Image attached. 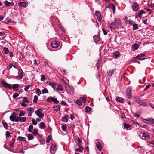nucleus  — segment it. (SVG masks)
Listing matches in <instances>:
<instances>
[{
  "label": "nucleus",
  "mask_w": 154,
  "mask_h": 154,
  "mask_svg": "<svg viewBox=\"0 0 154 154\" xmlns=\"http://www.w3.org/2000/svg\"><path fill=\"white\" fill-rule=\"evenodd\" d=\"M138 45L137 44H134L133 45V48L134 50H137L138 48Z\"/></svg>",
  "instance_id": "obj_43"
},
{
  "label": "nucleus",
  "mask_w": 154,
  "mask_h": 154,
  "mask_svg": "<svg viewBox=\"0 0 154 154\" xmlns=\"http://www.w3.org/2000/svg\"><path fill=\"white\" fill-rule=\"evenodd\" d=\"M18 118L17 117V115L14 112L10 116V119L12 122H17V120H18Z\"/></svg>",
  "instance_id": "obj_4"
},
{
  "label": "nucleus",
  "mask_w": 154,
  "mask_h": 154,
  "mask_svg": "<svg viewBox=\"0 0 154 154\" xmlns=\"http://www.w3.org/2000/svg\"><path fill=\"white\" fill-rule=\"evenodd\" d=\"M85 111H86L87 112H90L91 110V108L89 106H86V108L85 109Z\"/></svg>",
  "instance_id": "obj_39"
},
{
  "label": "nucleus",
  "mask_w": 154,
  "mask_h": 154,
  "mask_svg": "<svg viewBox=\"0 0 154 154\" xmlns=\"http://www.w3.org/2000/svg\"><path fill=\"white\" fill-rule=\"evenodd\" d=\"M129 23L130 25H132V26L135 24L134 22V21H132L131 20H130Z\"/></svg>",
  "instance_id": "obj_63"
},
{
  "label": "nucleus",
  "mask_w": 154,
  "mask_h": 154,
  "mask_svg": "<svg viewBox=\"0 0 154 154\" xmlns=\"http://www.w3.org/2000/svg\"><path fill=\"white\" fill-rule=\"evenodd\" d=\"M45 125L44 122H42L40 123V125H39V128L40 129H45Z\"/></svg>",
  "instance_id": "obj_25"
},
{
  "label": "nucleus",
  "mask_w": 154,
  "mask_h": 154,
  "mask_svg": "<svg viewBox=\"0 0 154 154\" xmlns=\"http://www.w3.org/2000/svg\"><path fill=\"white\" fill-rule=\"evenodd\" d=\"M10 136V132L8 131H7L6 133V137H8Z\"/></svg>",
  "instance_id": "obj_60"
},
{
  "label": "nucleus",
  "mask_w": 154,
  "mask_h": 154,
  "mask_svg": "<svg viewBox=\"0 0 154 154\" xmlns=\"http://www.w3.org/2000/svg\"><path fill=\"white\" fill-rule=\"evenodd\" d=\"M60 43L57 41H54L51 44V46L52 47L54 48H57L58 47Z\"/></svg>",
  "instance_id": "obj_6"
},
{
  "label": "nucleus",
  "mask_w": 154,
  "mask_h": 154,
  "mask_svg": "<svg viewBox=\"0 0 154 154\" xmlns=\"http://www.w3.org/2000/svg\"><path fill=\"white\" fill-rule=\"evenodd\" d=\"M144 13V11L142 10H140L137 15V16L140 18H141L142 17V15Z\"/></svg>",
  "instance_id": "obj_22"
},
{
  "label": "nucleus",
  "mask_w": 154,
  "mask_h": 154,
  "mask_svg": "<svg viewBox=\"0 0 154 154\" xmlns=\"http://www.w3.org/2000/svg\"><path fill=\"white\" fill-rule=\"evenodd\" d=\"M47 84L51 86L54 90L56 89V86L57 85L56 84H54L53 82H50L49 81H48L47 82Z\"/></svg>",
  "instance_id": "obj_10"
},
{
  "label": "nucleus",
  "mask_w": 154,
  "mask_h": 154,
  "mask_svg": "<svg viewBox=\"0 0 154 154\" xmlns=\"http://www.w3.org/2000/svg\"><path fill=\"white\" fill-rule=\"evenodd\" d=\"M42 93L44 94L45 93H48V91L47 88H45L42 90Z\"/></svg>",
  "instance_id": "obj_45"
},
{
  "label": "nucleus",
  "mask_w": 154,
  "mask_h": 154,
  "mask_svg": "<svg viewBox=\"0 0 154 154\" xmlns=\"http://www.w3.org/2000/svg\"><path fill=\"white\" fill-rule=\"evenodd\" d=\"M41 144H43L45 142V140L44 139L40 140H39Z\"/></svg>",
  "instance_id": "obj_62"
},
{
  "label": "nucleus",
  "mask_w": 154,
  "mask_h": 154,
  "mask_svg": "<svg viewBox=\"0 0 154 154\" xmlns=\"http://www.w3.org/2000/svg\"><path fill=\"white\" fill-rule=\"evenodd\" d=\"M3 50L5 51L6 54H8L9 53V51L8 48L5 47L3 48Z\"/></svg>",
  "instance_id": "obj_38"
},
{
  "label": "nucleus",
  "mask_w": 154,
  "mask_h": 154,
  "mask_svg": "<svg viewBox=\"0 0 154 154\" xmlns=\"http://www.w3.org/2000/svg\"><path fill=\"white\" fill-rule=\"evenodd\" d=\"M130 20V19H128L127 17H126L124 19L125 22L126 23H129Z\"/></svg>",
  "instance_id": "obj_56"
},
{
  "label": "nucleus",
  "mask_w": 154,
  "mask_h": 154,
  "mask_svg": "<svg viewBox=\"0 0 154 154\" xmlns=\"http://www.w3.org/2000/svg\"><path fill=\"white\" fill-rule=\"evenodd\" d=\"M102 31L104 33V35H106L107 34V32L106 30L104 29L103 28Z\"/></svg>",
  "instance_id": "obj_61"
},
{
  "label": "nucleus",
  "mask_w": 154,
  "mask_h": 154,
  "mask_svg": "<svg viewBox=\"0 0 154 154\" xmlns=\"http://www.w3.org/2000/svg\"><path fill=\"white\" fill-rule=\"evenodd\" d=\"M93 38L94 42L96 43L99 42L100 40V37L97 36H94Z\"/></svg>",
  "instance_id": "obj_24"
},
{
  "label": "nucleus",
  "mask_w": 154,
  "mask_h": 154,
  "mask_svg": "<svg viewBox=\"0 0 154 154\" xmlns=\"http://www.w3.org/2000/svg\"><path fill=\"white\" fill-rule=\"evenodd\" d=\"M19 95V94L18 93H15L13 94V97L14 98H15L17 97Z\"/></svg>",
  "instance_id": "obj_55"
},
{
  "label": "nucleus",
  "mask_w": 154,
  "mask_h": 154,
  "mask_svg": "<svg viewBox=\"0 0 154 154\" xmlns=\"http://www.w3.org/2000/svg\"><path fill=\"white\" fill-rule=\"evenodd\" d=\"M60 104L61 105H63L64 106H66L67 105V104L64 101H61L60 102Z\"/></svg>",
  "instance_id": "obj_64"
},
{
  "label": "nucleus",
  "mask_w": 154,
  "mask_h": 154,
  "mask_svg": "<svg viewBox=\"0 0 154 154\" xmlns=\"http://www.w3.org/2000/svg\"><path fill=\"white\" fill-rule=\"evenodd\" d=\"M4 3L6 6L8 7L10 5H11L12 6H13L14 5L13 4L12 5L11 3L9 2L7 0L5 1L4 2Z\"/></svg>",
  "instance_id": "obj_29"
},
{
  "label": "nucleus",
  "mask_w": 154,
  "mask_h": 154,
  "mask_svg": "<svg viewBox=\"0 0 154 154\" xmlns=\"http://www.w3.org/2000/svg\"><path fill=\"white\" fill-rule=\"evenodd\" d=\"M17 139L19 141H25L26 138L23 137H18Z\"/></svg>",
  "instance_id": "obj_36"
},
{
  "label": "nucleus",
  "mask_w": 154,
  "mask_h": 154,
  "mask_svg": "<svg viewBox=\"0 0 154 154\" xmlns=\"http://www.w3.org/2000/svg\"><path fill=\"white\" fill-rule=\"evenodd\" d=\"M25 103H28L29 100L26 97H24L23 100V102Z\"/></svg>",
  "instance_id": "obj_34"
},
{
  "label": "nucleus",
  "mask_w": 154,
  "mask_h": 154,
  "mask_svg": "<svg viewBox=\"0 0 154 154\" xmlns=\"http://www.w3.org/2000/svg\"><path fill=\"white\" fill-rule=\"evenodd\" d=\"M45 75H41V80L42 81H44L45 79Z\"/></svg>",
  "instance_id": "obj_53"
},
{
  "label": "nucleus",
  "mask_w": 154,
  "mask_h": 154,
  "mask_svg": "<svg viewBox=\"0 0 154 154\" xmlns=\"http://www.w3.org/2000/svg\"><path fill=\"white\" fill-rule=\"evenodd\" d=\"M66 91L69 94H72L74 92L73 87H71L69 85H67L65 87Z\"/></svg>",
  "instance_id": "obj_3"
},
{
  "label": "nucleus",
  "mask_w": 154,
  "mask_h": 154,
  "mask_svg": "<svg viewBox=\"0 0 154 154\" xmlns=\"http://www.w3.org/2000/svg\"><path fill=\"white\" fill-rule=\"evenodd\" d=\"M139 104L140 105L144 107H147L148 106L147 104L145 102H143V100H141L140 101Z\"/></svg>",
  "instance_id": "obj_20"
},
{
  "label": "nucleus",
  "mask_w": 154,
  "mask_h": 154,
  "mask_svg": "<svg viewBox=\"0 0 154 154\" xmlns=\"http://www.w3.org/2000/svg\"><path fill=\"white\" fill-rule=\"evenodd\" d=\"M77 141L78 142V145H79V146L80 147L81 145L82 141L79 137H78Z\"/></svg>",
  "instance_id": "obj_54"
},
{
  "label": "nucleus",
  "mask_w": 154,
  "mask_h": 154,
  "mask_svg": "<svg viewBox=\"0 0 154 154\" xmlns=\"http://www.w3.org/2000/svg\"><path fill=\"white\" fill-rule=\"evenodd\" d=\"M149 122H150L152 125L154 126V119L150 118L149 119Z\"/></svg>",
  "instance_id": "obj_47"
},
{
  "label": "nucleus",
  "mask_w": 154,
  "mask_h": 154,
  "mask_svg": "<svg viewBox=\"0 0 154 154\" xmlns=\"http://www.w3.org/2000/svg\"><path fill=\"white\" fill-rule=\"evenodd\" d=\"M24 115V113L23 112V110H21L20 111L19 114V117H21L22 116H23Z\"/></svg>",
  "instance_id": "obj_51"
},
{
  "label": "nucleus",
  "mask_w": 154,
  "mask_h": 154,
  "mask_svg": "<svg viewBox=\"0 0 154 154\" xmlns=\"http://www.w3.org/2000/svg\"><path fill=\"white\" fill-rule=\"evenodd\" d=\"M2 123L3 125L5 128L6 129H7L8 128L7 123L4 120H3L2 121Z\"/></svg>",
  "instance_id": "obj_30"
},
{
  "label": "nucleus",
  "mask_w": 154,
  "mask_h": 154,
  "mask_svg": "<svg viewBox=\"0 0 154 154\" xmlns=\"http://www.w3.org/2000/svg\"><path fill=\"white\" fill-rule=\"evenodd\" d=\"M13 89L15 91H17L18 90V88L20 86L19 84H14L13 85Z\"/></svg>",
  "instance_id": "obj_15"
},
{
  "label": "nucleus",
  "mask_w": 154,
  "mask_h": 154,
  "mask_svg": "<svg viewBox=\"0 0 154 154\" xmlns=\"http://www.w3.org/2000/svg\"><path fill=\"white\" fill-rule=\"evenodd\" d=\"M42 109H38V110H35V114L39 117L42 118L44 116V114L42 113L41 112Z\"/></svg>",
  "instance_id": "obj_5"
},
{
  "label": "nucleus",
  "mask_w": 154,
  "mask_h": 154,
  "mask_svg": "<svg viewBox=\"0 0 154 154\" xmlns=\"http://www.w3.org/2000/svg\"><path fill=\"white\" fill-rule=\"evenodd\" d=\"M132 88L129 87L127 89L126 91V93L127 96L128 98H131V91Z\"/></svg>",
  "instance_id": "obj_7"
},
{
  "label": "nucleus",
  "mask_w": 154,
  "mask_h": 154,
  "mask_svg": "<svg viewBox=\"0 0 154 154\" xmlns=\"http://www.w3.org/2000/svg\"><path fill=\"white\" fill-rule=\"evenodd\" d=\"M57 149V146L55 143H53L50 148V152L51 154H54Z\"/></svg>",
  "instance_id": "obj_2"
},
{
  "label": "nucleus",
  "mask_w": 154,
  "mask_h": 154,
  "mask_svg": "<svg viewBox=\"0 0 154 154\" xmlns=\"http://www.w3.org/2000/svg\"><path fill=\"white\" fill-rule=\"evenodd\" d=\"M96 146L99 150H101L102 149V146L100 142H98L97 143Z\"/></svg>",
  "instance_id": "obj_21"
},
{
  "label": "nucleus",
  "mask_w": 154,
  "mask_h": 154,
  "mask_svg": "<svg viewBox=\"0 0 154 154\" xmlns=\"http://www.w3.org/2000/svg\"><path fill=\"white\" fill-rule=\"evenodd\" d=\"M18 4L20 6H23V7H25L26 6V2H20L18 3Z\"/></svg>",
  "instance_id": "obj_28"
},
{
  "label": "nucleus",
  "mask_w": 154,
  "mask_h": 154,
  "mask_svg": "<svg viewBox=\"0 0 154 154\" xmlns=\"http://www.w3.org/2000/svg\"><path fill=\"white\" fill-rule=\"evenodd\" d=\"M95 15L97 17L99 21H100L101 19V13L100 12L96 11L95 12Z\"/></svg>",
  "instance_id": "obj_13"
},
{
  "label": "nucleus",
  "mask_w": 154,
  "mask_h": 154,
  "mask_svg": "<svg viewBox=\"0 0 154 154\" xmlns=\"http://www.w3.org/2000/svg\"><path fill=\"white\" fill-rule=\"evenodd\" d=\"M76 103L79 106H81L82 105V103L81 101L79 99H78L76 101Z\"/></svg>",
  "instance_id": "obj_49"
},
{
  "label": "nucleus",
  "mask_w": 154,
  "mask_h": 154,
  "mask_svg": "<svg viewBox=\"0 0 154 154\" xmlns=\"http://www.w3.org/2000/svg\"><path fill=\"white\" fill-rule=\"evenodd\" d=\"M141 100L139 98H135V101L136 102V103L139 104Z\"/></svg>",
  "instance_id": "obj_50"
},
{
  "label": "nucleus",
  "mask_w": 154,
  "mask_h": 154,
  "mask_svg": "<svg viewBox=\"0 0 154 154\" xmlns=\"http://www.w3.org/2000/svg\"><path fill=\"white\" fill-rule=\"evenodd\" d=\"M27 111L28 112V116H31L33 113L34 110L33 108L29 107L27 108Z\"/></svg>",
  "instance_id": "obj_11"
},
{
  "label": "nucleus",
  "mask_w": 154,
  "mask_h": 154,
  "mask_svg": "<svg viewBox=\"0 0 154 154\" xmlns=\"http://www.w3.org/2000/svg\"><path fill=\"white\" fill-rule=\"evenodd\" d=\"M144 56H145L144 54H140L138 55H137V56H136L134 58H135V59L139 58H140L141 57H142Z\"/></svg>",
  "instance_id": "obj_44"
},
{
  "label": "nucleus",
  "mask_w": 154,
  "mask_h": 154,
  "mask_svg": "<svg viewBox=\"0 0 154 154\" xmlns=\"http://www.w3.org/2000/svg\"><path fill=\"white\" fill-rule=\"evenodd\" d=\"M19 75V76L16 77V79L19 80L21 79L22 78L23 76L22 75Z\"/></svg>",
  "instance_id": "obj_58"
},
{
  "label": "nucleus",
  "mask_w": 154,
  "mask_h": 154,
  "mask_svg": "<svg viewBox=\"0 0 154 154\" xmlns=\"http://www.w3.org/2000/svg\"><path fill=\"white\" fill-rule=\"evenodd\" d=\"M2 84L3 87L5 88H8L10 89H11V85L6 83L4 81L2 82Z\"/></svg>",
  "instance_id": "obj_9"
},
{
  "label": "nucleus",
  "mask_w": 154,
  "mask_h": 154,
  "mask_svg": "<svg viewBox=\"0 0 154 154\" xmlns=\"http://www.w3.org/2000/svg\"><path fill=\"white\" fill-rule=\"evenodd\" d=\"M116 100L117 102H120L121 103H123L124 100L123 98L119 97H116Z\"/></svg>",
  "instance_id": "obj_14"
},
{
  "label": "nucleus",
  "mask_w": 154,
  "mask_h": 154,
  "mask_svg": "<svg viewBox=\"0 0 154 154\" xmlns=\"http://www.w3.org/2000/svg\"><path fill=\"white\" fill-rule=\"evenodd\" d=\"M151 86L150 85H147L145 88H144V91H146Z\"/></svg>",
  "instance_id": "obj_57"
},
{
  "label": "nucleus",
  "mask_w": 154,
  "mask_h": 154,
  "mask_svg": "<svg viewBox=\"0 0 154 154\" xmlns=\"http://www.w3.org/2000/svg\"><path fill=\"white\" fill-rule=\"evenodd\" d=\"M56 87V89L55 90L62 91L63 90V87L60 85H57Z\"/></svg>",
  "instance_id": "obj_19"
},
{
  "label": "nucleus",
  "mask_w": 154,
  "mask_h": 154,
  "mask_svg": "<svg viewBox=\"0 0 154 154\" xmlns=\"http://www.w3.org/2000/svg\"><path fill=\"white\" fill-rule=\"evenodd\" d=\"M83 149L82 147H81L80 148H78L76 149V150L77 152H82L83 150Z\"/></svg>",
  "instance_id": "obj_37"
},
{
  "label": "nucleus",
  "mask_w": 154,
  "mask_h": 154,
  "mask_svg": "<svg viewBox=\"0 0 154 154\" xmlns=\"http://www.w3.org/2000/svg\"><path fill=\"white\" fill-rule=\"evenodd\" d=\"M62 130L64 131H66L67 130V126L66 125H63L62 127Z\"/></svg>",
  "instance_id": "obj_48"
},
{
  "label": "nucleus",
  "mask_w": 154,
  "mask_h": 154,
  "mask_svg": "<svg viewBox=\"0 0 154 154\" xmlns=\"http://www.w3.org/2000/svg\"><path fill=\"white\" fill-rule=\"evenodd\" d=\"M38 99V97L37 95H35L34 97L33 100V102L34 103H36L37 102V100Z\"/></svg>",
  "instance_id": "obj_42"
},
{
  "label": "nucleus",
  "mask_w": 154,
  "mask_h": 154,
  "mask_svg": "<svg viewBox=\"0 0 154 154\" xmlns=\"http://www.w3.org/2000/svg\"><path fill=\"white\" fill-rule=\"evenodd\" d=\"M51 136L50 135H48L47 137V138L46 141V142L47 143H49L50 142V141L51 140Z\"/></svg>",
  "instance_id": "obj_46"
},
{
  "label": "nucleus",
  "mask_w": 154,
  "mask_h": 154,
  "mask_svg": "<svg viewBox=\"0 0 154 154\" xmlns=\"http://www.w3.org/2000/svg\"><path fill=\"white\" fill-rule=\"evenodd\" d=\"M27 137L29 140H32L34 138V137L32 135L30 134H28Z\"/></svg>",
  "instance_id": "obj_27"
},
{
  "label": "nucleus",
  "mask_w": 154,
  "mask_h": 154,
  "mask_svg": "<svg viewBox=\"0 0 154 154\" xmlns=\"http://www.w3.org/2000/svg\"><path fill=\"white\" fill-rule=\"evenodd\" d=\"M123 125L124 128H126V129L129 128L131 126V125L125 123H124Z\"/></svg>",
  "instance_id": "obj_31"
},
{
  "label": "nucleus",
  "mask_w": 154,
  "mask_h": 154,
  "mask_svg": "<svg viewBox=\"0 0 154 154\" xmlns=\"http://www.w3.org/2000/svg\"><path fill=\"white\" fill-rule=\"evenodd\" d=\"M33 127L32 125H30L29 127V128L28 130V131L29 132H31L33 130Z\"/></svg>",
  "instance_id": "obj_40"
},
{
  "label": "nucleus",
  "mask_w": 154,
  "mask_h": 154,
  "mask_svg": "<svg viewBox=\"0 0 154 154\" xmlns=\"http://www.w3.org/2000/svg\"><path fill=\"white\" fill-rule=\"evenodd\" d=\"M133 29L134 30H137L138 29V25L135 24L133 26Z\"/></svg>",
  "instance_id": "obj_32"
},
{
  "label": "nucleus",
  "mask_w": 154,
  "mask_h": 154,
  "mask_svg": "<svg viewBox=\"0 0 154 154\" xmlns=\"http://www.w3.org/2000/svg\"><path fill=\"white\" fill-rule=\"evenodd\" d=\"M138 4L136 2H134L133 3L132 5V8L133 10L134 11H136L138 8Z\"/></svg>",
  "instance_id": "obj_8"
},
{
  "label": "nucleus",
  "mask_w": 154,
  "mask_h": 154,
  "mask_svg": "<svg viewBox=\"0 0 154 154\" xmlns=\"http://www.w3.org/2000/svg\"><path fill=\"white\" fill-rule=\"evenodd\" d=\"M26 120V118L25 117H19L18 118V120H17V121L18 122L20 121L21 122H25Z\"/></svg>",
  "instance_id": "obj_16"
},
{
  "label": "nucleus",
  "mask_w": 154,
  "mask_h": 154,
  "mask_svg": "<svg viewBox=\"0 0 154 154\" xmlns=\"http://www.w3.org/2000/svg\"><path fill=\"white\" fill-rule=\"evenodd\" d=\"M80 99L82 100L83 103L85 104L86 103V100L84 97H80Z\"/></svg>",
  "instance_id": "obj_52"
},
{
  "label": "nucleus",
  "mask_w": 154,
  "mask_h": 154,
  "mask_svg": "<svg viewBox=\"0 0 154 154\" xmlns=\"http://www.w3.org/2000/svg\"><path fill=\"white\" fill-rule=\"evenodd\" d=\"M142 135H140V138L143 140H146L148 139L149 137V135L145 133H143L142 134Z\"/></svg>",
  "instance_id": "obj_12"
},
{
  "label": "nucleus",
  "mask_w": 154,
  "mask_h": 154,
  "mask_svg": "<svg viewBox=\"0 0 154 154\" xmlns=\"http://www.w3.org/2000/svg\"><path fill=\"white\" fill-rule=\"evenodd\" d=\"M60 106L59 105H58L54 107V111H59L60 110Z\"/></svg>",
  "instance_id": "obj_26"
},
{
  "label": "nucleus",
  "mask_w": 154,
  "mask_h": 154,
  "mask_svg": "<svg viewBox=\"0 0 154 154\" xmlns=\"http://www.w3.org/2000/svg\"><path fill=\"white\" fill-rule=\"evenodd\" d=\"M35 93L38 95L40 96L41 94V91L40 90L39 88L37 89L35 91Z\"/></svg>",
  "instance_id": "obj_33"
},
{
  "label": "nucleus",
  "mask_w": 154,
  "mask_h": 154,
  "mask_svg": "<svg viewBox=\"0 0 154 154\" xmlns=\"http://www.w3.org/2000/svg\"><path fill=\"white\" fill-rule=\"evenodd\" d=\"M49 100H50L51 102H54L56 104H57L59 103V101L57 100V98H54L52 97H50Z\"/></svg>",
  "instance_id": "obj_17"
},
{
  "label": "nucleus",
  "mask_w": 154,
  "mask_h": 154,
  "mask_svg": "<svg viewBox=\"0 0 154 154\" xmlns=\"http://www.w3.org/2000/svg\"><path fill=\"white\" fill-rule=\"evenodd\" d=\"M68 119V115L67 114H66L65 116L62 118V120L65 122H67Z\"/></svg>",
  "instance_id": "obj_23"
},
{
  "label": "nucleus",
  "mask_w": 154,
  "mask_h": 154,
  "mask_svg": "<svg viewBox=\"0 0 154 154\" xmlns=\"http://www.w3.org/2000/svg\"><path fill=\"white\" fill-rule=\"evenodd\" d=\"M122 22L118 18H115L111 23L108 24V26L111 29H115L119 26Z\"/></svg>",
  "instance_id": "obj_1"
},
{
  "label": "nucleus",
  "mask_w": 154,
  "mask_h": 154,
  "mask_svg": "<svg viewBox=\"0 0 154 154\" xmlns=\"http://www.w3.org/2000/svg\"><path fill=\"white\" fill-rule=\"evenodd\" d=\"M32 133L34 136H36L38 134V131L37 129H34L32 131Z\"/></svg>",
  "instance_id": "obj_35"
},
{
  "label": "nucleus",
  "mask_w": 154,
  "mask_h": 154,
  "mask_svg": "<svg viewBox=\"0 0 154 154\" xmlns=\"http://www.w3.org/2000/svg\"><path fill=\"white\" fill-rule=\"evenodd\" d=\"M32 123L34 125H36L37 124V122L33 119H32Z\"/></svg>",
  "instance_id": "obj_59"
},
{
  "label": "nucleus",
  "mask_w": 154,
  "mask_h": 154,
  "mask_svg": "<svg viewBox=\"0 0 154 154\" xmlns=\"http://www.w3.org/2000/svg\"><path fill=\"white\" fill-rule=\"evenodd\" d=\"M116 70V69H113L110 70L109 72H108L107 73L108 75L110 76L112 75V74Z\"/></svg>",
  "instance_id": "obj_18"
},
{
  "label": "nucleus",
  "mask_w": 154,
  "mask_h": 154,
  "mask_svg": "<svg viewBox=\"0 0 154 154\" xmlns=\"http://www.w3.org/2000/svg\"><path fill=\"white\" fill-rule=\"evenodd\" d=\"M31 86V85H29L27 86H25L24 90L25 91H27L29 89Z\"/></svg>",
  "instance_id": "obj_41"
}]
</instances>
